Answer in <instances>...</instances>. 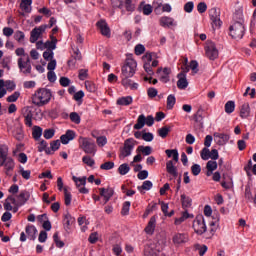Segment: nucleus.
<instances>
[{
  "label": "nucleus",
  "mask_w": 256,
  "mask_h": 256,
  "mask_svg": "<svg viewBox=\"0 0 256 256\" xmlns=\"http://www.w3.org/2000/svg\"><path fill=\"white\" fill-rule=\"evenodd\" d=\"M51 97H53L51 90L47 88H40L33 94L32 103L33 105H36V107H43L44 105L49 104Z\"/></svg>",
  "instance_id": "nucleus-1"
},
{
  "label": "nucleus",
  "mask_w": 256,
  "mask_h": 256,
  "mask_svg": "<svg viewBox=\"0 0 256 256\" xmlns=\"http://www.w3.org/2000/svg\"><path fill=\"white\" fill-rule=\"evenodd\" d=\"M122 77L131 78L137 71V61L133 58V54H128L126 61L122 66Z\"/></svg>",
  "instance_id": "nucleus-2"
},
{
  "label": "nucleus",
  "mask_w": 256,
  "mask_h": 256,
  "mask_svg": "<svg viewBox=\"0 0 256 256\" xmlns=\"http://www.w3.org/2000/svg\"><path fill=\"white\" fill-rule=\"evenodd\" d=\"M142 61L144 63V71L151 77L155 75V72H153V67H158L159 60L155 58V54L153 53H146L142 57Z\"/></svg>",
  "instance_id": "nucleus-3"
},
{
  "label": "nucleus",
  "mask_w": 256,
  "mask_h": 256,
  "mask_svg": "<svg viewBox=\"0 0 256 256\" xmlns=\"http://www.w3.org/2000/svg\"><path fill=\"white\" fill-rule=\"evenodd\" d=\"M79 147L84 151V153H87L88 155H92L95 157V154L97 153V145H95V142L91 140V138L87 137H79L78 139Z\"/></svg>",
  "instance_id": "nucleus-4"
},
{
  "label": "nucleus",
  "mask_w": 256,
  "mask_h": 256,
  "mask_svg": "<svg viewBox=\"0 0 256 256\" xmlns=\"http://www.w3.org/2000/svg\"><path fill=\"white\" fill-rule=\"evenodd\" d=\"M135 145H137V141L133 138H128L124 141V146L120 150V159H125V157L131 156L133 153V149H135Z\"/></svg>",
  "instance_id": "nucleus-5"
},
{
  "label": "nucleus",
  "mask_w": 256,
  "mask_h": 256,
  "mask_svg": "<svg viewBox=\"0 0 256 256\" xmlns=\"http://www.w3.org/2000/svg\"><path fill=\"white\" fill-rule=\"evenodd\" d=\"M243 35H245V25L241 22H234L230 26V36L232 39H243Z\"/></svg>",
  "instance_id": "nucleus-6"
},
{
  "label": "nucleus",
  "mask_w": 256,
  "mask_h": 256,
  "mask_svg": "<svg viewBox=\"0 0 256 256\" xmlns=\"http://www.w3.org/2000/svg\"><path fill=\"white\" fill-rule=\"evenodd\" d=\"M209 17L213 29H219L221 27V12L217 8H211L209 10Z\"/></svg>",
  "instance_id": "nucleus-7"
},
{
  "label": "nucleus",
  "mask_w": 256,
  "mask_h": 256,
  "mask_svg": "<svg viewBox=\"0 0 256 256\" xmlns=\"http://www.w3.org/2000/svg\"><path fill=\"white\" fill-rule=\"evenodd\" d=\"M205 53L206 57L211 61H215L217 57H219V50L217 46L212 41H207L205 45Z\"/></svg>",
  "instance_id": "nucleus-8"
},
{
  "label": "nucleus",
  "mask_w": 256,
  "mask_h": 256,
  "mask_svg": "<svg viewBox=\"0 0 256 256\" xmlns=\"http://www.w3.org/2000/svg\"><path fill=\"white\" fill-rule=\"evenodd\" d=\"M193 229L197 235H203L207 231V225L205 224V218L203 216H197L193 221Z\"/></svg>",
  "instance_id": "nucleus-9"
},
{
  "label": "nucleus",
  "mask_w": 256,
  "mask_h": 256,
  "mask_svg": "<svg viewBox=\"0 0 256 256\" xmlns=\"http://www.w3.org/2000/svg\"><path fill=\"white\" fill-rule=\"evenodd\" d=\"M72 180L74 181L79 193H82L83 195H87V193H89V189L85 187L87 184V177L73 176Z\"/></svg>",
  "instance_id": "nucleus-10"
},
{
  "label": "nucleus",
  "mask_w": 256,
  "mask_h": 256,
  "mask_svg": "<svg viewBox=\"0 0 256 256\" xmlns=\"http://www.w3.org/2000/svg\"><path fill=\"white\" fill-rule=\"evenodd\" d=\"M157 77L162 83H169L171 81V68L169 67H160L157 69Z\"/></svg>",
  "instance_id": "nucleus-11"
},
{
  "label": "nucleus",
  "mask_w": 256,
  "mask_h": 256,
  "mask_svg": "<svg viewBox=\"0 0 256 256\" xmlns=\"http://www.w3.org/2000/svg\"><path fill=\"white\" fill-rule=\"evenodd\" d=\"M19 204L17 203V200L13 196H9L5 199L4 202V209L5 211H12L13 213H17L19 211Z\"/></svg>",
  "instance_id": "nucleus-12"
},
{
  "label": "nucleus",
  "mask_w": 256,
  "mask_h": 256,
  "mask_svg": "<svg viewBox=\"0 0 256 256\" xmlns=\"http://www.w3.org/2000/svg\"><path fill=\"white\" fill-rule=\"evenodd\" d=\"M18 67L21 73L29 75V73H31V59L29 57L18 58Z\"/></svg>",
  "instance_id": "nucleus-13"
},
{
  "label": "nucleus",
  "mask_w": 256,
  "mask_h": 256,
  "mask_svg": "<svg viewBox=\"0 0 256 256\" xmlns=\"http://www.w3.org/2000/svg\"><path fill=\"white\" fill-rule=\"evenodd\" d=\"M47 29L46 26H39L34 28L30 33V43H37L39 41V38L43 33H45V30Z\"/></svg>",
  "instance_id": "nucleus-14"
},
{
  "label": "nucleus",
  "mask_w": 256,
  "mask_h": 256,
  "mask_svg": "<svg viewBox=\"0 0 256 256\" xmlns=\"http://www.w3.org/2000/svg\"><path fill=\"white\" fill-rule=\"evenodd\" d=\"M0 167H4L6 175H11V172L15 169V160L11 157L6 158L0 162Z\"/></svg>",
  "instance_id": "nucleus-15"
},
{
  "label": "nucleus",
  "mask_w": 256,
  "mask_h": 256,
  "mask_svg": "<svg viewBox=\"0 0 256 256\" xmlns=\"http://www.w3.org/2000/svg\"><path fill=\"white\" fill-rule=\"evenodd\" d=\"M189 241V235L185 233H176L172 237V242L174 245H185Z\"/></svg>",
  "instance_id": "nucleus-16"
},
{
  "label": "nucleus",
  "mask_w": 256,
  "mask_h": 256,
  "mask_svg": "<svg viewBox=\"0 0 256 256\" xmlns=\"http://www.w3.org/2000/svg\"><path fill=\"white\" fill-rule=\"evenodd\" d=\"M16 202L18 203L19 207H23L29 199H31V192L27 190H22L19 195L16 196Z\"/></svg>",
  "instance_id": "nucleus-17"
},
{
  "label": "nucleus",
  "mask_w": 256,
  "mask_h": 256,
  "mask_svg": "<svg viewBox=\"0 0 256 256\" xmlns=\"http://www.w3.org/2000/svg\"><path fill=\"white\" fill-rule=\"evenodd\" d=\"M159 24L161 27L168 28V29L171 27H177V21H175L173 17H169V16H162L159 19Z\"/></svg>",
  "instance_id": "nucleus-18"
},
{
  "label": "nucleus",
  "mask_w": 256,
  "mask_h": 256,
  "mask_svg": "<svg viewBox=\"0 0 256 256\" xmlns=\"http://www.w3.org/2000/svg\"><path fill=\"white\" fill-rule=\"evenodd\" d=\"M97 27L102 35H104V37H111V29L109 28V25H107V22L105 20L98 21Z\"/></svg>",
  "instance_id": "nucleus-19"
},
{
  "label": "nucleus",
  "mask_w": 256,
  "mask_h": 256,
  "mask_svg": "<svg viewBox=\"0 0 256 256\" xmlns=\"http://www.w3.org/2000/svg\"><path fill=\"white\" fill-rule=\"evenodd\" d=\"M230 136L224 133H214V141L217 145H226L229 142Z\"/></svg>",
  "instance_id": "nucleus-20"
},
{
  "label": "nucleus",
  "mask_w": 256,
  "mask_h": 256,
  "mask_svg": "<svg viewBox=\"0 0 256 256\" xmlns=\"http://www.w3.org/2000/svg\"><path fill=\"white\" fill-rule=\"evenodd\" d=\"M99 192L100 197H103L104 199V204L109 203V200L113 197V193H115L113 188H100Z\"/></svg>",
  "instance_id": "nucleus-21"
},
{
  "label": "nucleus",
  "mask_w": 256,
  "mask_h": 256,
  "mask_svg": "<svg viewBox=\"0 0 256 256\" xmlns=\"http://www.w3.org/2000/svg\"><path fill=\"white\" fill-rule=\"evenodd\" d=\"M178 89H185L189 87V82L187 81V74L185 72H181L178 74V81H177Z\"/></svg>",
  "instance_id": "nucleus-22"
},
{
  "label": "nucleus",
  "mask_w": 256,
  "mask_h": 256,
  "mask_svg": "<svg viewBox=\"0 0 256 256\" xmlns=\"http://www.w3.org/2000/svg\"><path fill=\"white\" fill-rule=\"evenodd\" d=\"M241 119H249L251 117V106L249 103H244L240 106Z\"/></svg>",
  "instance_id": "nucleus-23"
},
{
  "label": "nucleus",
  "mask_w": 256,
  "mask_h": 256,
  "mask_svg": "<svg viewBox=\"0 0 256 256\" xmlns=\"http://www.w3.org/2000/svg\"><path fill=\"white\" fill-rule=\"evenodd\" d=\"M25 233L30 241H35V239H37V227L34 225H27L25 228Z\"/></svg>",
  "instance_id": "nucleus-24"
},
{
  "label": "nucleus",
  "mask_w": 256,
  "mask_h": 256,
  "mask_svg": "<svg viewBox=\"0 0 256 256\" xmlns=\"http://www.w3.org/2000/svg\"><path fill=\"white\" fill-rule=\"evenodd\" d=\"M73 139H75V131L73 130H67L66 133L60 137L62 145H68Z\"/></svg>",
  "instance_id": "nucleus-25"
},
{
  "label": "nucleus",
  "mask_w": 256,
  "mask_h": 256,
  "mask_svg": "<svg viewBox=\"0 0 256 256\" xmlns=\"http://www.w3.org/2000/svg\"><path fill=\"white\" fill-rule=\"evenodd\" d=\"M156 225H157V218L155 216H152L145 228V233H147V235H153V233H155Z\"/></svg>",
  "instance_id": "nucleus-26"
},
{
  "label": "nucleus",
  "mask_w": 256,
  "mask_h": 256,
  "mask_svg": "<svg viewBox=\"0 0 256 256\" xmlns=\"http://www.w3.org/2000/svg\"><path fill=\"white\" fill-rule=\"evenodd\" d=\"M191 70L192 75L199 73V63L196 60H192L188 66L185 67L184 73H189Z\"/></svg>",
  "instance_id": "nucleus-27"
},
{
  "label": "nucleus",
  "mask_w": 256,
  "mask_h": 256,
  "mask_svg": "<svg viewBox=\"0 0 256 256\" xmlns=\"http://www.w3.org/2000/svg\"><path fill=\"white\" fill-rule=\"evenodd\" d=\"M73 225H75V217L71 216V214H66L64 216V229L69 231Z\"/></svg>",
  "instance_id": "nucleus-28"
},
{
  "label": "nucleus",
  "mask_w": 256,
  "mask_h": 256,
  "mask_svg": "<svg viewBox=\"0 0 256 256\" xmlns=\"http://www.w3.org/2000/svg\"><path fill=\"white\" fill-rule=\"evenodd\" d=\"M180 201L182 203L183 209H189L191 208V205H193V199H191V197L187 196L186 194H181Z\"/></svg>",
  "instance_id": "nucleus-29"
},
{
  "label": "nucleus",
  "mask_w": 256,
  "mask_h": 256,
  "mask_svg": "<svg viewBox=\"0 0 256 256\" xmlns=\"http://www.w3.org/2000/svg\"><path fill=\"white\" fill-rule=\"evenodd\" d=\"M60 147H61V141L59 140L52 141L50 144V148L46 149V154L53 155V153H55V151H58Z\"/></svg>",
  "instance_id": "nucleus-30"
},
{
  "label": "nucleus",
  "mask_w": 256,
  "mask_h": 256,
  "mask_svg": "<svg viewBox=\"0 0 256 256\" xmlns=\"http://www.w3.org/2000/svg\"><path fill=\"white\" fill-rule=\"evenodd\" d=\"M234 23H245V20L243 19V7H239L233 16Z\"/></svg>",
  "instance_id": "nucleus-31"
},
{
  "label": "nucleus",
  "mask_w": 256,
  "mask_h": 256,
  "mask_svg": "<svg viewBox=\"0 0 256 256\" xmlns=\"http://www.w3.org/2000/svg\"><path fill=\"white\" fill-rule=\"evenodd\" d=\"M166 170H167V173L172 175V177H177V167H175L173 160H169L166 163Z\"/></svg>",
  "instance_id": "nucleus-32"
},
{
  "label": "nucleus",
  "mask_w": 256,
  "mask_h": 256,
  "mask_svg": "<svg viewBox=\"0 0 256 256\" xmlns=\"http://www.w3.org/2000/svg\"><path fill=\"white\" fill-rule=\"evenodd\" d=\"M131 103H133V97L131 96H124L117 99V105H121L122 107L131 105Z\"/></svg>",
  "instance_id": "nucleus-33"
},
{
  "label": "nucleus",
  "mask_w": 256,
  "mask_h": 256,
  "mask_svg": "<svg viewBox=\"0 0 256 256\" xmlns=\"http://www.w3.org/2000/svg\"><path fill=\"white\" fill-rule=\"evenodd\" d=\"M32 4L33 0H21L20 8L24 11V13H31Z\"/></svg>",
  "instance_id": "nucleus-34"
},
{
  "label": "nucleus",
  "mask_w": 256,
  "mask_h": 256,
  "mask_svg": "<svg viewBox=\"0 0 256 256\" xmlns=\"http://www.w3.org/2000/svg\"><path fill=\"white\" fill-rule=\"evenodd\" d=\"M165 153L167 155V157H169V159H173V161H175V163L179 162V152L177 151V149H167L165 150Z\"/></svg>",
  "instance_id": "nucleus-35"
},
{
  "label": "nucleus",
  "mask_w": 256,
  "mask_h": 256,
  "mask_svg": "<svg viewBox=\"0 0 256 256\" xmlns=\"http://www.w3.org/2000/svg\"><path fill=\"white\" fill-rule=\"evenodd\" d=\"M137 189L140 191V193H145L143 191H151V189H153V182L146 180L141 186H138Z\"/></svg>",
  "instance_id": "nucleus-36"
},
{
  "label": "nucleus",
  "mask_w": 256,
  "mask_h": 256,
  "mask_svg": "<svg viewBox=\"0 0 256 256\" xmlns=\"http://www.w3.org/2000/svg\"><path fill=\"white\" fill-rule=\"evenodd\" d=\"M9 159V147L6 145L0 146V162Z\"/></svg>",
  "instance_id": "nucleus-37"
},
{
  "label": "nucleus",
  "mask_w": 256,
  "mask_h": 256,
  "mask_svg": "<svg viewBox=\"0 0 256 256\" xmlns=\"http://www.w3.org/2000/svg\"><path fill=\"white\" fill-rule=\"evenodd\" d=\"M41 135H43V129L39 126H34L32 129V136L35 141H39L41 139Z\"/></svg>",
  "instance_id": "nucleus-38"
},
{
  "label": "nucleus",
  "mask_w": 256,
  "mask_h": 256,
  "mask_svg": "<svg viewBox=\"0 0 256 256\" xmlns=\"http://www.w3.org/2000/svg\"><path fill=\"white\" fill-rule=\"evenodd\" d=\"M46 51H55L57 49V38H53L51 41L45 42Z\"/></svg>",
  "instance_id": "nucleus-39"
},
{
  "label": "nucleus",
  "mask_w": 256,
  "mask_h": 256,
  "mask_svg": "<svg viewBox=\"0 0 256 256\" xmlns=\"http://www.w3.org/2000/svg\"><path fill=\"white\" fill-rule=\"evenodd\" d=\"M224 109H225V113H227L228 115H231V113L235 111V101L230 100L226 102Z\"/></svg>",
  "instance_id": "nucleus-40"
},
{
  "label": "nucleus",
  "mask_w": 256,
  "mask_h": 256,
  "mask_svg": "<svg viewBox=\"0 0 256 256\" xmlns=\"http://www.w3.org/2000/svg\"><path fill=\"white\" fill-rule=\"evenodd\" d=\"M136 151L147 156L153 153V148H151V146H138Z\"/></svg>",
  "instance_id": "nucleus-41"
},
{
  "label": "nucleus",
  "mask_w": 256,
  "mask_h": 256,
  "mask_svg": "<svg viewBox=\"0 0 256 256\" xmlns=\"http://www.w3.org/2000/svg\"><path fill=\"white\" fill-rule=\"evenodd\" d=\"M145 125V115L141 114L138 116L137 123L134 125V129H143Z\"/></svg>",
  "instance_id": "nucleus-42"
},
{
  "label": "nucleus",
  "mask_w": 256,
  "mask_h": 256,
  "mask_svg": "<svg viewBox=\"0 0 256 256\" xmlns=\"http://www.w3.org/2000/svg\"><path fill=\"white\" fill-rule=\"evenodd\" d=\"M140 9L144 15H151V13H153V6H151V4L142 3Z\"/></svg>",
  "instance_id": "nucleus-43"
},
{
  "label": "nucleus",
  "mask_w": 256,
  "mask_h": 256,
  "mask_svg": "<svg viewBox=\"0 0 256 256\" xmlns=\"http://www.w3.org/2000/svg\"><path fill=\"white\" fill-rule=\"evenodd\" d=\"M3 84H4V89H6V91H9L11 93V91H15V88L17 87V85H15V82L11 81V80H3Z\"/></svg>",
  "instance_id": "nucleus-44"
},
{
  "label": "nucleus",
  "mask_w": 256,
  "mask_h": 256,
  "mask_svg": "<svg viewBox=\"0 0 256 256\" xmlns=\"http://www.w3.org/2000/svg\"><path fill=\"white\" fill-rule=\"evenodd\" d=\"M13 137H15V139H17V141H23V128L21 127H17L14 129L13 131Z\"/></svg>",
  "instance_id": "nucleus-45"
},
{
  "label": "nucleus",
  "mask_w": 256,
  "mask_h": 256,
  "mask_svg": "<svg viewBox=\"0 0 256 256\" xmlns=\"http://www.w3.org/2000/svg\"><path fill=\"white\" fill-rule=\"evenodd\" d=\"M21 97V92L15 91L13 94L6 98L7 103H16V101Z\"/></svg>",
  "instance_id": "nucleus-46"
},
{
  "label": "nucleus",
  "mask_w": 256,
  "mask_h": 256,
  "mask_svg": "<svg viewBox=\"0 0 256 256\" xmlns=\"http://www.w3.org/2000/svg\"><path fill=\"white\" fill-rule=\"evenodd\" d=\"M14 39L17 41V43H24L25 33L21 30H17L14 34Z\"/></svg>",
  "instance_id": "nucleus-47"
},
{
  "label": "nucleus",
  "mask_w": 256,
  "mask_h": 256,
  "mask_svg": "<svg viewBox=\"0 0 256 256\" xmlns=\"http://www.w3.org/2000/svg\"><path fill=\"white\" fill-rule=\"evenodd\" d=\"M175 103H177V99L175 98V95L170 94L167 97V109H173V107H175Z\"/></svg>",
  "instance_id": "nucleus-48"
},
{
  "label": "nucleus",
  "mask_w": 256,
  "mask_h": 256,
  "mask_svg": "<svg viewBox=\"0 0 256 256\" xmlns=\"http://www.w3.org/2000/svg\"><path fill=\"white\" fill-rule=\"evenodd\" d=\"M43 59H45V61H53L55 60V53L53 52V50H46L43 52Z\"/></svg>",
  "instance_id": "nucleus-49"
},
{
  "label": "nucleus",
  "mask_w": 256,
  "mask_h": 256,
  "mask_svg": "<svg viewBox=\"0 0 256 256\" xmlns=\"http://www.w3.org/2000/svg\"><path fill=\"white\" fill-rule=\"evenodd\" d=\"M129 171H131V168L129 167V164H127V163L121 164L118 168V172L120 175H127V173H129Z\"/></svg>",
  "instance_id": "nucleus-50"
},
{
  "label": "nucleus",
  "mask_w": 256,
  "mask_h": 256,
  "mask_svg": "<svg viewBox=\"0 0 256 256\" xmlns=\"http://www.w3.org/2000/svg\"><path fill=\"white\" fill-rule=\"evenodd\" d=\"M71 192H69V187H64V201L65 205H71Z\"/></svg>",
  "instance_id": "nucleus-51"
},
{
  "label": "nucleus",
  "mask_w": 256,
  "mask_h": 256,
  "mask_svg": "<svg viewBox=\"0 0 256 256\" xmlns=\"http://www.w3.org/2000/svg\"><path fill=\"white\" fill-rule=\"evenodd\" d=\"M154 11L157 15H161V7H163L162 0H156L153 2Z\"/></svg>",
  "instance_id": "nucleus-52"
},
{
  "label": "nucleus",
  "mask_w": 256,
  "mask_h": 256,
  "mask_svg": "<svg viewBox=\"0 0 256 256\" xmlns=\"http://www.w3.org/2000/svg\"><path fill=\"white\" fill-rule=\"evenodd\" d=\"M15 54L17 57H19V59H26V57H29V55L25 53V48H17L15 50Z\"/></svg>",
  "instance_id": "nucleus-53"
},
{
  "label": "nucleus",
  "mask_w": 256,
  "mask_h": 256,
  "mask_svg": "<svg viewBox=\"0 0 256 256\" xmlns=\"http://www.w3.org/2000/svg\"><path fill=\"white\" fill-rule=\"evenodd\" d=\"M70 120L72 123H76V125H79L81 123V116L77 112L70 113Z\"/></svg>",
  "instance_id": "nucleus-54"
},
{
  "label": "nucleus",
  "mask_w": 256,
  "mask_h": 256,
  "mask_svg": "<svg viewBox=\"0 0 256 256\" xmlns=\"http://www.w3.org/2000/svg\"><path fill=\"white\" fill-rule=\"evenodd\" d=\"M112 253L117 256L121 255V253H123V247L121 244H114L112 246Z\"/></svg>",
  "instance_id": "nucleus-55"
},
{
  "label": "nucleus",
  "mask_w": 256,
  "mask_h": 256,
  "mask_svg": "<svg viewBox=\"0 0 256 256\" xmlns=\"http://www.w3.org/2000/svg\"><path fill=\"white\" fill-rule=\"evenodd\" d=\"M85 87H86L87 91H89V93H95V91H97V87L95 86V83H93L91 81H86Z\"/></svg>",
  "instance_id": "nucleus-56"
},
{
  "label": "nucleus",
  "mask_w": 256,
  "mask_h": 256,
  "mask_svg": "<svg viewBox=\"0 0 256 256\" xmlns=\"http://www.w3.org/2000/svg\"><path fill=\"white\" fill-rule=\"evenodd\" d=\"M113 167H115V163H113L112 161H108L101 164L100 169H102L103 171H110V169H113Z\"/></svg>",
  "instance_id": "nucleus-57"
},
{
  "label": "nucleus",
  "mask_w": 256,
  "mask_h": 256,
  "mask_svg": "<svg viewBox=\"0 0 256 256\" xmlns=\"http://www.w3.org/2000/svg\"><path fill=\"white\" fill-rule=\"evenodd\" d=\"M130 209H131V202H129V201L124 202L123 206H122L121 214L122 215H129V210Z\"/></svg>",
  "instance_id": "nucleus-58"
},
{
  "label": "nucleus",
  "mask_w": 256,
  "mask_h": 256,
  "mask_svg": "<svg viewBox=\"0 0 256 256\" xmlns=\"http://www.w3.org/2000/svg\"><path fill=\"white\" fill-rule=\"evenodd\" d=\"M169 131H170V129L167 126L160 128L158 130L159 137H162V139H165V137H167V135H169Z\"/></svg>",
  "instance_id": "nucleus-59"
},
{
  "label": "nucleus",
  "mask_w": 256,
  "mask_h": 256,
  "mask_svg": "<svg viewBox=\"0 0 256 256\" xmlns=\"http://www.w3.org/2000/svg\"><path fill=\"white\" fill-rule=\"evenodd\" d=\"M82 162L85 163V165H88V167H93V165H95V160L90 156H83Z\"/></svg>",
  "instance_id": "nucleus-60"
},
{
  "label": "nucleus",
  "mask_w": 256,
  "mask_h": 256,
  "mask_svg": "<svg viewBox=\"0 0 256 256\" xmlns=\"http://www.w3.org/2000/svg\"><path fill=\"white\" fill-rule=\"evenodd\" d=\"M144 253H145V256H157L159 255V250H155L151 247H147Z\"/></svg>",
  "instance_id": "nucleus-61"
},
{
  "label": "nucleus",
  "mask_w": 256,
  "mask_h": 256,
  "mask_svg": "<svg viewBox=\"0 0 256 256\" xmlns=\"http://www.w3.org/2000/svg\"><path fill=\"white\" fill-rule=\"evenodd\" d=\"M96 143H97L98 147H105V145H107V137H105V136L97 137Z\"/></svg>",
  "instance_id": "nucleus-62"
},
{
  "label": "nucleus",
  "mask_w": 256,
  "mask_h": 256,
  "mask_svg": "<svg viewBox=\"0 0 256 256\" xmlns=\"http://www.w3.org/2000/svg\"><path fill=\"white\" fill-rule=\"evenodd\" d=\"M191 171H192V174L197 177V175H199V173H201V165L199 164H193L191 166Z\"/></svg>",
  "instance_id": "nucleus-63"
},
{
  "label": "nucleus",
  "mask_w": 256,
  "mask_h": 256,
  "mask_svg": "<svg viewBox=\"0 0 256 256\" xmlns=\"http://www.w3.org/2000/svg\"><path fill=\"white\" fill-rule=\"evenodd\" d=\"M44 137L46 139H53V137H55V130L53 129L44 130Z\"/></svg>",
  "instance_id": "nucleus-64"
}]
</instances>
